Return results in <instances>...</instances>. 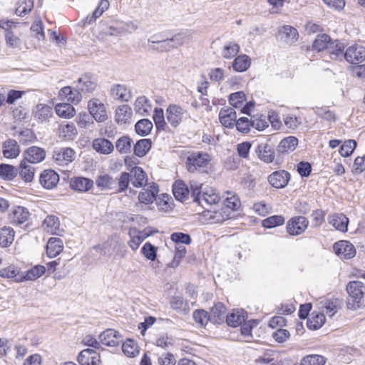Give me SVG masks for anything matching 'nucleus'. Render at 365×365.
I'll return each instance as SVG.
<instances>
[{
  "label": "nucleus",
  "mask_w": 365,
  "mask_h": 365,
  "mask_svg": "<svg viewBox=\"0 0 365 365\" xmlns=\"http://www.w3.org/2000/svg\"><path fill=\"white\" fill-rule=\"evenodd\" d=\"M190 184L193 201L197 202L202 207L215 205L220 201V196L214 190L210 188L204 191L201 195V184L195 181H191Z\"/></svg>",
  "instance_id": "1"
},
{
  "label": "nucleus",
  "mask_w": 365,
  "mask_h": 365,
  "mask_svg": "<svg viewBox=\"0 0 365 365\" xmlns=\"http://www.w3.org/2000/svg\"><path fill=\"white\" fill-rule=\"evenodd\" d=\"M346 291L352 300V307H359L365 294V285L359 281L350 282L346 286Z\"/></svg>",
  "instance_id": "2"
},
{
  "label": "nucleus",
  "mask_w": 365,
  "mask_h": 365,
  "mask_svg": "<svg viewBox=\"0 0 365 365\" xmlns=\"http://www.w3.org/2000/svg\"><path fill=\"white\" fill-rule=\"evenodd\" d=\"M90 115L97 122L102 123L108 119L105 105L98 98H92L88 103Z\"/></svg>",
  "instance_id": "3"
},
{
  "label": "nucleus",
  "mask_w": 365,
  "mask_h": 365,
  "mask_svg": "<svg viewBox=\"0 0 365 365\" xmlns=\"http://www.w3.org/2000/svg\"><path fill=\"white\" fill-rule=\"evenodd\" d=\"M309 225V221L305 217L296 216L292 217L287 224V231L290 235H299L302 234Z\"/></svg>",
  "instance_id": "4"
},
{
  "label": "nucleus",
  "mask_w": 365,
  "mask_h": 365,
  "mask_svg": "<svg viewBox=\"0 0 365 365\" xmlns=\"http://www.w3.org/2000/svg\"><path fill=\"white\" fill-rule=\"evenodd\" d=\"M345 60L351 64H359L365 60V48L359 45L350 46L345 51Z\"/></svg>",
  "instance_id": "5"
},
{
  "label": "nucleus",
  "mask_w": 365,
  "mask_h": 365,
  "mask_svg": "<svg viewBox=\"0 0 365 365\" xmlns=\"http://www.w3.org/2000/svg\"><path fill=\"white\" fill-rule=\"evenodd\" d=\"M209 161L208 155L203 153H194L187 158V168L190 173H194L198 168L205 167Z\"/></svg>",
  "instance_id": "6"
},
{
  "label": "nucleus",
  "mask_w": 365,
  "mask_h": 365,
  "mask_svg": "<svg viewBox=\"0 0 365 365\" xmlns=\"http://www.w3.org/2000/svg\"><path fill=\"white\" fill-rule=\"evenodd\" d=\"M290 180V174L284 170L273 172L268 176L269 183L275 188L281 189L287 186Z\"/></svg>",
  "instance_id": "7"
},
{
  "label": "nucleus",
  "mask_w": 365,
  "mask_h": 365,
  "mask_svg": "<svg viewBox=\"0 0 365 365\" xmlns=\"http://www.w3.org/2000/svg\"><path fill=\"white\" fill-rule=\"evenodd\" d=\"M45 158L44 149L37 146H31L24 151L22 160H26L29 164H36L42 162Z\"/></svg>",
  "instance_id": "8"
},
{
  "label": "nucleus",
  "mask_w": 365,
  "mask_h": 365,
  "mask_svg": "<svg viewBox=\"0 0 365 365\" xmlns=\"http://www.w3.org/2000/svg\"><path fill=\"white\" fill-rule=\"evenodd\" d=\"M76 87L81 93H89L94 91L97 87L96 78L89 73L83 75L78 79Z\"/></svg>",
  "instance_id": "9"
},
{
  "label": "nucleus",
  "mask_w": 365,
  "mask_h": 365,
  "mask_svg": "<svg viewBox=\"0 0 365 365\" xmlns=\"http://www.w3.org/2000/svg\"><path fill=\"white\" fill-rule=\"evenodd\" d=\"M255 153L262 161L266 163H272L274 160V148L267 143H259L255 148Z\"/></svg>",
  "instance_id": "10"
},
{
  "label": "nucleus",
  "mask_w": 365,
  "mask_h": 365,
  "mask_svg": "<svg viewBox=\"0 0 365 365\" xmlns=\"http://www.w3.org/2000/svg\"><path fill=\"white\" fill-rule=\"evenodd\" d=\"M334 250L338 256L344 259H351L356 255V250L354 245L345 240L336 242L334 245Z\"/></svg>",
  "instance_id": "11"
},
{
  "label": "nucleus",
  "mask_w": 365,
  "mask_h": 365,
  "mask_svg": "<svg viewBox=\"0 0 365 365\" xmlns=\"http://www.w3.org/2000/svg\"><path fill=\"white\" fill-rule=\"evenodd\" d=\"M99 338L102 344L108 346H117L123 341L119 332L113 329H108L102 332Z\"/></svg>",
  "instance_id": "12"
},
{
  "label": "nucleus",
  "mask_w": 365,
  "mask_h": 365,
  "mask_svg": "<svg viewBox=\"0 0 365 365\" xmlns=\"http://www.w3.org/2000/svg\"><path fill=\"white\" fill-rule=\"evenodd\" d=\"M78 361L81 365H97L100 361V356L93 349H86L79 353Z\"/></svg>",
  "instance_id": "13"
},
{
  "label": "nucleus",
  "mask_w": 365,
  "mask_h": 365,
  "mask_svg": "<svg viewBox=\"0 0 365 365\" xmlns=\"http://www.w3.org/2000/svg\"><path fill=\"white\" fill-rule=\"evenodd\" d=\"M74 155V150L70 148H58L53 151V158L58 165H61L72 162Z\"/></svg>",
  "instance_id": "14"
},
{
  "label": "nucleus",
  "mask_w": 365,
  "mask_h": 365,
  "mask_svg": "<svg viewBox=\"0 0 365 365\" xmlns=\"http://www.w3.org/2000/svg\"><path fill=\"white\" fill-rule=\"evenodd\" d=\"M41 185L46 189H52L59 181V175L53 170H45L40 175Z\"/></svg>",
  "instance_id": "15"
},
{
  "label": "nucleus",
  "mask_w": 365,
  "mask_h": 365,
  "mask_svg": "<svg viewBox=\"0 0 365 365\" xmlns=\"http://www.w3.org/2000/svg\"><path fill=\"white\" fill-rule=\"evenodd\" d=\"M130 179L131 184L135 187H142L147 185L146 173L140 167H134L130 170Z\"/></svg>",
  "instance_id": "16"
},
{
  "label": "nucleus",
  "mask_w": 365,
  "mask_h": 365,
  "mask_svg": "<svg viewBox=\"0 0 365 365\" xmlns=\"http://www.w3.org/2000/svg\"><path fill=\"white\" fill-rule=\"evenodd\" d=\"M133 116V111L128 105H121L115 110V120L120 125L129 124Z\"/></svg>",
  "instance_id": "17"
},
{
  "label": "nucleus",
  "mask_w": 365,
  "mask_h": 365,
  "mask_svg": "<svg viewBox=\"0 0 365 365\" xmlns=\"http://www.w3.org/2000/svg\"><path fill=\"white\" fill-rule=\"evenodd\" d=\"M2 148L3 155L6 158L9 159L17 158L21 152L18 142L11 138L8 139L3 143Z\"/></svg>",
  "instance_id": "18"
},
{
  "label": "nucleus",
  "mask_w": 365,
  "mask_h": 365,
  "mask_svg": "<svg viewBox=\"0 0 365 365\" xmlns=\"http://www.w3.org/2000/svg\"><path fill=\"white\" fill-rule=\"evenodd\" d=\"M110 96L115 100L128 102L131 98V93L126 86L123 84H114L110 89Z\"/></svg>",
  "instance_id": "19"
},
{
  "label": "nucleus",
  "mask_w": 365,
  "mask_h": 365,
  "mask_svg": "<svg viewBox=\"0 0 365 365\" xmlns=\"http://www.w3.org/2000/svg\"><path fill=\"white\" fill-rule=\"evenodd\" d=\"M237 114L234 108L230 107L222 108L219 113L220 121L227 128H232L235 123Z\"/></svg>",
  "instance_id": "20"
},
{
  "label": "nucleus",
  "mask_w": 365,
  "mask_h": 365,
  "mask_svg": "<svg viewBox=\"0 0 365 365\" xmlns=\"http://www.w3.org/2000/svg\"><path fill=\"white\" fill-rule=\"evenodd\" d=\"M183 110L177 105H170L166 110L167 120L173 126L177 127L182 120Z\"/></svg>",
  "instance_id": "21"
},
{
  "label": "nucleus",
  "mask_w": 365,
  "mask_h": 365,
  "mask_svg": "<svg viewBox=\"0 0 365 365\" xmlns=\"http://www.w3.org/2000/svg\"><path fill=\"white\" fill-rule=\"evenodd\" d=\"M328 222L338 231L345 232L348 230L349 219L344 214L330 215L328 217Z\"/></svg>",
  "instance_id": "22"
},
{
  "label": "nucleus",
  "mask_w": 365,
  "mask_h": 365,
  "mask_svg": "<svg viewBox=\"0 0 365 365\" xmlns=\"http://www.w3.org/2000/svg\"><path fill=\"white\" fill-rule=\"evenodd\" d=\"M173 192L175 199L181 202L189 198L190 190L182 180H178L174 182Z\"/></svg>",
  "instance_id": "23"
},
{
  "label": "nucleus",
  "mask_w": 365,
  "mask_h": 365,
  "mask_svg": "<svg viewBox=\"0 0 365 365\" xmlns=\"http://www.w3.org/2000/svg\"><path fill=\"white\" fill-rule=\"evenodd\" d=\"M344 50V43L339 40H334L327 52L329 54L331 59L342 61L344 58L345 59V51Z\"/></svg>",
  "instance_id": "24"
},
{
  "label": "nucleus",
  "mask_w": 365,
  "mask_h": 365,
  "mask_svg": "<svg viewBox=\"0 0 365 365\" xmlns=\"http://www.w3.org/2000/svg\"><path fill=\"white\" fill-rule=\"evenodd\" d=\"M46 249L48 257H56L63 250V240L58 237H51L47 242Z\"/></svg>",
  "instance_id": "25"
},
{
  "label": "nucleus",
  "mask_w": 365,
  "mask_h": 365,
  "mask_svg": "<svg viewBox=\"0 0 365 365\" xmlns=\"http://www.w3.org/2000/svg\"><path fill=\"white\" fill-rule=\"evenodd\" d=\"M158 192V186L155 183H152L147 189L143 188L139 193L138 200L141 203H152L155 200Z\"/></svg>",
  "instance_id": "26"
},
{
  "label": "nucleus",
  "mask_w": 365,
  "mask_h": 365,
  "mask_svg": "<svg viewBox=\"0 0 365 365\" xmlns=\"http://www.w3.org/2000/svg\"><path fill=\"white\" fill-rule=\"evenodd\" d=\"M93 148L100 154L108 155L113 151L114 145L109 140L99 138L93 140Z\"/></svg>",
  "instance_id": "27"
},
{
  "label": "nucleus",
  "mask_w": 365,
  "mask_h": 365,
  "mask_svg": "<svg viewBox=\"0 0 365 365\" xmlns=\"http://www.w3.org/2000/svg\"><path fill=\"white\" fill-rule=\"evenodd\" d=\"M93 185V180L83 177H76L70 181L71 188L78 192L88 191Z\"/></svg>",
  "instance_id": "28"
},
{
  "label": "nucleus",
  "mask_w": 365,
  "mask_h": 365,
  "mask_svg": "<svg viewBox=\"0 0 365 365\" xmlns=\"http://www.w3.org/2000/svg\"><path fill=\"white\" fill-rule=\"evenodd\" d=\"M129 235L130 240L128 244L133 250H136L141 242L149 236L145 231H140L136 228H130Z\"/></svg>",
  "instance_id": "29"
},
{
  "label": "nucleus",
  "mask_w": 365,
  "mask_h": 365,
  "mask_svg": "<svg viewBox=\"0 0 365 365\" xmlns=\"http://www.w3.org/2000/svg\"><path fill=\"white\" fill-rule=\"evenodd\" d=\"M18 174L25 182H31L34 180L35 168L26 160H21L19 165Z\"/></svg>",
  "instance_id": "30"
},
{
  "label": "nucleus",
  "mask_w": 365,
  "mask_h": 365,
  "mask_svg": "<svg viewBox=\"0 0 365 365\" xmlns=\"http://www.w3.org/2000/svg\"><path fill=\"white\" fill-rule=\"evenodd\" d=\"M134 110L136 113L142 116H148L151 110V105L149 100L145 96H139L134 103Z\"/></svg>",
  "instance_id": "31"
},
{
  "label": "nucleus",
  "mask_w": 365,
  "mask_h": 365,
  "mask_svg": "<svg viewBox=\"0 0 365 365\" xmlns=\"http://www.w3.org/2000/svg\"><path fill=\"white\" fill-rule=\"evenodd\" d=\"M226 307L222 302L216 303L211 309L210 317L215 324H220L225 319Z\"/></svg>",
  "instance_id": "32"
},
{
  "label": "nucleus",
  "mask_w": 365,
  "mask_h": 365,
  "mask_svg": "<svg viewBox=\"0 0 365 365\" xmlns=\"http://www.w3.org/2000/svg\"><path fill=\"white\" fill-rule=\"evenodd\" d=\"M29 216V212L25 207L18 206L13 210L10 219L14 225H21L28 220Z\"/></svg>",
  "instance_id": "33"
},
{
  "label": "nucleus",
  "mask_w": 365,
  "mask_h": 365,
  "mask_svg": "<svg viewBox=\"0 0 365 365\" xmlns=\"http://www.w3.org/2000/svg\"><path fill=\"white\" fill-rule=\"evenodd\" d=\"M298 144V139L294 136H289L282 139L277 146V151L280 153L292 152L295 150Z\"/></svg>",
  "instance_id": "34"
},
{
  "label": "nucleus",
  "mask_w": 365,
  "mask_h": 365,
  "mask_svg": "<svg viewBox=\"0 0 365 365\" xmlns=\"http://www.w3.org/2000/svg\"><path fill=\"white\" fill-rule=\"evenodd\" d=\"M246 320V313L244 310L233 311L226 316V322L229 326L237 327Z\"/></svg>",
  "instance_id": "35"
},
{
  "label": "nucleus",
  "mask_w": 365,
  "mask_h": 365,
  "mask_svg": "<svg viewBox=\"0 0 365 365\" xmlns=\"http://www.w3.org/2000/svg\"><path fill=\"white\" fill-rule=\"evenodd\" d=\"M251 65V59L246 54H242L235 58L232 62V68L236 72L246 71Z\"/></svg>",
  "instance_id": "36"
},
{
  "label": "nucleus",
  "mask_w": 365,
  "mask_h": 365,
  "mask_svg": "<svg viewBox=\"0 0 365 365\" xmlns=\"http://www.w3.org/2000/svg\"><path fill=\"white\" fill-rule=\"evenodd\" d=\"M19 169L11 165L2 163L0 165V178L11 181L18 175Z\"/></svg>",
  "instance_id": "37"
},
{
  "label": "nucleus",
  "mask_w": 365,
  "mask_h": 365,
  "mask_svg": "<svg viewBox=\"0 0 365 365\" xmlns=\"http://www.w3.org/2000/svg\"><path fill=\"white\" fill-rule=\"evenodd\" d=\"M152 142L150 139L143 138L137 141L134 145V154L142 158L145 156L150 150Z\"/></svg>",
  "instance_id": "38"
},
{
  "label": "nucleus",
  "mask_w": 365,
  "mask_h": 365,
  "mask_svg": "<svg viewBox=\"0 0 365 365\" xmlns=\"http://www.w3.org/2000/svg\"><path fill=\"white\" fill-rule=\"evenodd\" d=\"M230 211L226 210L225 208H220L216 211L207 210V217L212 223H222L229 219Z\"/></svg>",
  "instance_id": "39"
},
{
  "label": "nucleus",
  "mask_w": 365,
  "mask_h": 365,
  "mask_svg": "<svg viewBox=\"0 0 365 365\" xmlns=\"http://www.w3.org/2000/svg\"><path fill=\"white\" fill-rule=\"evenodd\" d=\"M332 40L330 36L327 34H319L317 36L312 47L317 51H322L326 50L327 51L329 46L331 45Z\"/></svg>",
  "instance_id": "40"
},
{
  "label": "nucleus",
  "mask_w": 365,
  "mask_h": 365,
  "mask_svg": "<svg viewBox=\"0 0 365 365\" xmlns=\"http://www.w3.org/2000/svg\"><path fill=\"white\" fill-rule=\"evenodd\" d=\"M53 115L52 108L45 104H38L36 106L34 117L41 122L47 120Z\"/></svg>",
  "instance_id": "41"
},
{
  "label": "nucleus",
  "mask_w": 365,
  "mask_h": 365,
  "mask_svg": "<svg viewBox=\"0 0 365 365\" xmlns=\"http://www.w3.org/2000/svg\"><path fill=\"white\" fill-rule=\"evenodd\" d=\"M14 231L12 228L4 227L0 229V246L9 247L14 242Z\"/></svg>",
  "instance_id": "42"
},
{
  "label": "nucleus",
  "mask_w": 365,
  "mask_h": 365,
  "mask_svg": "<svg viewBox=\"0 0 365 365\" xmlns=\"http://www.w3.org/2000/svg\"><path fill=\"white\" fill-rule=\"evenodd\" d=\"M59 220L54 215L47 216L43 222V227L45 231L51 234H56L59 229Z\"/></svg>",
  "instance_id": "43"
},
{
  "label": "nucleus",
  "mask_w": 365,
  "mask_h": 365,
  "mask_svg": "<svg viewBox=\"0 0 365 365\" xmlns=\"http://www.w3.org/2000/svg\"><path fill=\"white\" fill-rule=\"evenodd\" d=\"M56 114L62 118H71L76 113L75 108L71 103H59L55 108Z\"/></svg>",
  "instance_id": "44"
},
{
  "label": "nucleus",
  "mask_w": 365,
  "mask_h": 365,
  "mask_svg": "<svg viewBox=\"0 0 365 365\" xmlns=\"http://www.w3.org/2000/svg\"><path fill=\"white\" fill-rule=\"evenodd\" d=\"M77 135V129L73 123L59 126V135L65 140H72Z\"/></svg>",
  "instance_id": "45"
},
{
  "label": "nucleus",
  "mask_w": 365,
  "mask_h": 365,
  "mask_svg": "<svg viewBox=\"0 0 365 365\" xmlns=\"http://www.w3.org/2000/svg\"><path fill=\"white\" fill-rule=\"evenodd\" d=\"M153 123L148 119H141L138 120L135 125V132L141 135L146 136L148 135L153 129Z\"/></svg>",
  "instance_id": "46"
},
{
  "label": "nucleus",
  "mask_w": 365,
  "mask_h": 365,
  "mask_svg": "<svg viewBox=\"0 0 365 365\" xmlns=\"http://www.w3.org/2000/svg\"><path fill=\"white\" fill-rule=\"evenodd\" d=\"M133 144L132 139L128 136H122L115 143L117 150L121 154H126L130 152Z\"/></svg>",
  "instance_id": "47"
},
{
  "label": "nucleus",
  "mask_w": 365,
  "mask_h": 365,
  "mask_svg": "<svg viewBox=\"0 0 365 365\" xmlns=\"http://www.w3.org/2000/svg\"><path fill=\"white\" fill-rule=\"evenodd\" d=\"M224 205L223 208H225L226 210L230 209L231 211H233L240 207L241 202L237 195L232 192H227V197L224 200Z\"/></svg>",
  "instance_id": "48"
},
{
  "label": "nucleus",
  "mask_w": 365,
  "mask_h": 365,
  "mask_svg": "<svg viewBox=\"0 0 365 365\" xmlns=\"http://www.w3.org/2000/svg\"><path fill=\"white\" fill-rule=\"evenodd\" d=\"M122 349L128 357H135L139 353L138 346L133 339H127L123 342Z\"/></svg>",
  "instance_id": "49"
},
{
  "label": "nucleus",
  "mask_w": 365,
  "mask_h": 365,
  "mask_svg": "<svg viewBox=\"0 0 365 365\" xmlns=\"http://www.w3.org/2000/svg\"><path fill=\"white\" fill-rule=\"evenodd\" d=\"M240 51V46L234 42H230L225 45L222 49V55L223 58L230 59L235 57Z\"/></svg>",
  "instance_id": "50"
},
{
  "label": "nucleus",
  "mask_w": 365,
  "mask_h": 365,
  "mask_svg": "<svg viewBox=\"0 0 365 365\" xmlns=\"http://www.w3.org/2000/svg\"><path fill=\"white\" fill-rule=\"evenodd\" d=\"M46 272V268L43 265H36L28 270L24 276L26 280H36L41 277Z\"/></svg>",
  "instance_id": "51"
},
{
  "label": "nucleus",
  "mask_w": 365,
  "mask_h": 365,
  "mask_svg": "<svg viewBox=\"0 0 365 365\" xmlns=\"http://www.w3.org/2000/svg\"><path fill=\"white\" fill-rule=\"evenodd\" d=\"M326 359L324 356L317 354L308 355L301 361L300 365H324Z\"/></svg>",
  "instance_id": "52"
},
{
  "label": "nucleus",
  "mask_w": 365,
  "mask_h": 365,
  "mask_svg": "<svg viewBox=\"0 0 365 365\" xmlns=\"http://www.w3.org/2000/svg\"><path fill=\"white\" fill-rule=\"evenodd\" d=\"M193 319L201 327H205L208 321H211L210 314L203 309H197L193 312Z\"/></svg>",
  "instance_id": "53"
},
{
  "label": "nucleus",
  "mask_w": 365,
  "mask_h": 365,
  "mask_svg": "<svg viewBox=\"0 0 365 365\" xmlns=\"http://www.w3.org/2000/svg\"><path fill=\"white\" fill-rule=\"evenodd\" d=\"M325 315L323 313L317 314L307 321V327L312 330H317L322 327L325 322Z\"/></svg>",
  "instance_id": "54"
},
{
  "label": "nucleus",
  "mask_w": 365,
  "mask_h": 365,
  "mask_svg": "<svg viewBox=\"0 0 365 365\" xmlns=\"http://www.w3.org/2000/svg\"><path fill=\"white\" fill-rule=\"evenodd\" d=\"M284 222V218L282 215H273L262 221V226L265 228H272L282 225Z\"/></svg>",
  "instance_id": "55"
},
{
  "label": "nucleus",
  "mask_w": 365,
  "mask_h": 365,
  "mask_svg": "<svg viewBox=\"0 0 365 365\" xmlns=\"http://www.w3.org/2000/svg\"><path fill=\"white\" fill-rule=\"evenodd\" d=\"M96 184L102 190L112 189L113 187V185L115 184V181L112 177L109 176L108 175H104L99 176L96 179Z\"/></svg>",
  "instance_id": "56"
},
{
  "label": "nucleus",
  "mask_w": 365,
  "mask_h": 365,
  "mask_svg": "<svg viewBox=\"0 0 365 365\" xmlns=\"http://www.w3.org/2000/svg\"><path fill=\"white\" fill-rule=\"evenodd\" d=\"M173 41H177L178 45L182 44L180 35L178 34L171 38H167L160 41V43L158 44L159 46H158L156 48L160 50L161 51H169L171 48L174 47V46L170 44V43Z\"/></svg>",
  "instance_id": "57"
},
{
  "label": "nucleus",
  "mask_w": 365,
  "mask_h": 365,
  "mask_svg": "<svg viewBox=\"0 0 365 365\" xmlns=\"http://www.w3.org/2000/svg\"><path fill=\"white\" fill-rule=\"evenodd\" d=\"M7 46L12 48H19L21 45V39L15 36L12 31H6L4 34Z\"/></svg>",
  "instance_id": "58"
},
{
  "label": "nucleus",
  "mask_w": 365,
  "mask_h": 365,
  "mask_svg": "<svg viewBox=\"0 0 365 365\" xmlns=\"http://www.w3.org/2000/svg\"><path fill=\"white\" fill-rule=\"evenodd\" d=\"M153 118L157 129L164 130L165 126V121L163 110L158 108H155Z\"/></svg>",
  "instance_id": "59"
},
{
  "label": "nucleus",
  "mask_w": 365,
  "mask_h": 365,
  "mask_svg": "<svg viewBox=\"0 0 365 365\" xmlns=\"http://www.w3.org/2000/svg\"><path fill=\"white\" fill-rule=\"evenodd\" d=\"M143 255L149 260L154 261L156 259V248L150 242H146L141 249Z\"/></svg>",
  "instance_id": "60"
},
{
  "label": "nucleus",
  "mask_w": 365,
  "mask_h": 365,
  "mask_svg": "<svg viewBox=\"0 0 365 365\" xmlns=\"http://www.w3.org/2000/svg\"><path fill=\"white\" fill-rule=\"evenodd\" d=\"M356 146V142L354 140H349L340 147L339 153L341 156L348 157L354 151Z\"/></svg>",
  "instance_id": "61"
},
{
  "label": "nucleus",
  "mask_w": 365,
  "mask_h": 365,
  "mask_svg": "<svg viewBox=\"0 0 365 365\" xmlns=\"http://www.w3.org/2000/svg\"><path fill=\"white\" fill-rule=\"evenodd\" d=\"M237 129L243 133H247L252 127V119L247 117H242L235 121Z\"/></svg>",
  "instance_id": "62"
},
{
  "label": "nucleus",
  "mask_w": 365,
  "mask_h": 365,
  "mask_svg": "<svg viewBox=\"0 0 365 365\" xmlns=\"http://www.w3.org/2000/svg\"><path fill=\"white\" fill-rule=\"evenodd\" d=\"M130 182V174L126 172L122 173L119 178H118V189L117 190V192H122L127 190L128 188Z\"/></svg>",
  "instance_id": "63"
},
{
  "label": "nucleus",
  "mask_w": 365,
  "mask_h": 365,
  "mask_svg": "<svg viewBox=\"0 0 365 365\" xmlns=\"http://www.w3.org/2000/svg\"><path fill=\"white\" fill-rule=\"evenodd\" d=\"M245 100V94L242 91L236 92L230 94L229 102L231 106L238 108Z\"/></svg>",
  "instance_id": "64"
}]
</instances>
